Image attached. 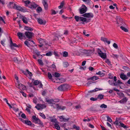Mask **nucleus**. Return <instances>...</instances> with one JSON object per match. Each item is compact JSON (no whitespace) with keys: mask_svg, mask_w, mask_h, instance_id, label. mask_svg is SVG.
Wrapping results in <instances>:
<instances>
[{"mask_svg":"<svg viewBox=\"0 0 130 130\" xmlns=\"http://www.w3.org/2000/svg\"><path fill=\"white\" fill-rule=\"evenodd\" d=\"M70 88L69 85L67 84H64L61 85L58 88V90L61 91H64Z\"/></svg>","mask_w":130,"mask_h":130,"instance_id":"nucleus-1","label":"nucleus"},{"mask_svg":"<svg viewBox=\"0 0 130 130\" xmlns=\"http://www.w3.org/2000/svg\"><path fill=\"white\" fill-rule=\"evenodd\" d=\"M117 23L121 25H124L125 24L123 21V19L120 17L117 16L116 18Z\"/></svg>","mask_w":130,"mask_h":130,"instance_id":"nucleus-2","label":"nucleus"},{"mask_svg":"<svg viewBox=\"0 0 130 130\" xmlns=\"http://www.w3.org/2000/svg\"><path fill=\"white\" fill-rule=\"evenodd\" d=\"M25 34L27 37L28 39L31 38L34 35V34L33 33L29 31L25 32Z\"/></svg>","mask_w":130,"mask_h":130,"instance_id":"nucleus-3","label":"nucleus"},{"mask_svg":"<svg viewBox=\"0 0 130 130\" xmlns=\"http://www.w3.org/2000/svg\"><path fill=\"white\" fill-rule=\"evenodd\" d=\"M46 106L44 104H38L37 106L35 107V108H36L38 110H40L41 109L45 108Z\"/></svg>","mask_w":130,"mask_h":130,"instance_id":"nucleus-4","label":"nucleus"},{"mask_svg":"<svg viewBox=\"0 0 130 130\" xmlns=\"http://www.w3.org/2000/svg\"><path fill=\"white\" fill-rule=\"evenodd\" d=\"M10 38V46L11 48L13 50L14 49V48L13 47V46L15 47H20V45H17L16 43H13L12 42V40L11 38L9 37Z\"/></svg>","mask_w":130,"mask_h":130,"instance_id":"nucleus-5","label":"nucleus"},{"mask_svg":"<svg viewBox=\"0 0 130 130\" xmlns=\"http://www.w3.org/2000/svg\"><path fill=\"white\" fill-rule=\"evenodd\" d=\"M82 16L86 18H92L94 16V15L91 13H85L83 14Z\"/></svg>","mask_w":130,"mask_h":130,"instance_id":"nucleus-6","label":"nucleus"},{"mask_svg":"<svg viewBox=\"0 0 130 130\" xmlns=\"http://www.w3.org/2000/svg\"><path fill=\"white\" fill-rule=\"evenodd\" d=\"M98 54L100 57L102 58L106 59V55L105 53H103L100 50H99Z\"/></svg>","mask_w":130,"mask_h":130,"instance_id":"nucleus-7","label":"nucleus"},{"mask_svg":"<svg viewBox=\"0 0 130 130\" xmlns=\"http://www.w3.org/2000/svg\"><path fill=\"white\" fill-rule=\"evenodd\" d=\"M37 21L39 24L41 25H44L45 24L46 22L45 20H43L40 18H37Z\"/></svg>","mask_w":130,"mask_h":130,"instance_id":"nucleus-8","label":"nucleus"},{"mask_svg":"<svg viewBox=\"0 0 130 130\" xmlns=\"http://www.w3.org/2000/svg\"><path fill=\"white\" fill-rule=\"evenodd\" d=\"M16 4L14 3L13 2H10L9 4V7L10 8L15 9Z\"/></svg>","mask_w":130,"mask_h":130,"instance_id":"nucleus-9","label":"nucleus"},{"mask_svg":"<svg viewBox=\"0 0 130 130\" xmlns=\"http://www.w3.org/2000/svg\"><path fill=\"white\" fill-rule=\"evenodd\" d=\"M42 3L43 4L45 9V10L47 9L48 6L46 0H43Z\"/></svg>","mask_w":130,"mask_h":130,"instance_id":"nucleus-10","label":"nucleus"},{"mask_svg":"<svg viewBox=\"0 0 130 130\" xmlns=\"http://www.w3.org/2000/svg\"><path fill=\"white\" fill-rule=\"evenodd\" d=\"M120 77L123 80H125L128 78V77L126 75L124 74L123 73L121 74L120 75Z\"/></svg>","mask_w":130,"mask_h":130,"instance_id":"nucleus-11","label":"nucleus"},{"mask_svg":"<svg viewBox=\"0 0 130 130\" xmlns=\"http://www.w3.org/2000/svg\"><path fill=\"white\" fill-rule=\"evenodd\" d=\"M52 75L53 77L58 78L60 77V74L59 73L56 72H55L54 73L52 74Z\"/></svg>","mask_w":130,"mask_h":130,"instance_id":"nucleus-12","label":"nucleus"},{"mask_svg":"<svg viewBox=\"0 0 130 130\" xmlns=\"http://www.w3.org/2000/svg\"><path fill=\"white\" fill-rule=\"evenodd\" d=\"M99 79V78L95 76H94L87 79L88 80H92L93 81L95 80Z\"/></svg>","mask_w":130,"mask_h":130,"instance_id":"nucleus-13","label":"nucleus"},{"mask_svg":"<svg viewBox=\"0 0 130 130\" xmlns=\"http://www.w3.org/2000/svg\"><path fill=\"white\" fill-rule=\"evenodd\" d=\"M30 7L29 6V7L30 8H36L37 6V5L35 4V3H32L31 2V4L30 5Z\"/></svg>","mask_w":130,"mask_h":130,"instance_id":"nucleus-14","label":"nucleus"},{"mask_svg":"<svg viewBox=\"0 0 130 130\" xmlns=\"http://www.w3.org/2000/svg\"><path fill=\"white\" fill-rule=\"evenodd\" d=\"M85 9L83 8L80 9V13L81 14H83L86 11L87 8L85 6Z\"/></svg>","mask_w":130,"mask_h":130,"instance_id":"nucleus-15","label":"nucleus"},{"mask_svg":"<svg viewBox=\"0 0 130 130\" xmlns=\"http://www.w3.org/2000/svg\"><path fill=\"white\" fill-rule=\"evenodd\" d=\"M18 88L20 90H24L25 89V87L23 85L20 84L19 85Z\"/></svg>","mask_w":130,"mask_h":130,"instance_id":"nucleus-16","label":"nucleus"},{"mask_svg":"<svg viewBox=\"0 0 130 130\" xmlns=\"http://www.w3.org/2000/svg\"><path fill=\"white\" fill-rule=\"evenodd\" d=\"M15 9L24 12V9H23L20 6H17L16 5Z\"/></svg>","mask_w":130,"mask_h":130,"instance_id":"nucleus-17","label":"nucleus"},{"mask_svg":"<svg viewBox=\"0 0 130 130\" xmlns=\"http://www.w3.org/2000/svg\"><path fill=\"white\" fill-rule=\"evenodd\" d=\"M24 3H25V6H28V5H30L31 2L28 0L27 1H23Z\"/></svg>","mask_w":130,"mask_h":130,"instance_id":"nucleus-18","label":"nucleus"},{"mask_svg":"<svg viewBox=\"0 0 130 130\" xmlns=\"http://www.w3.org/2000/svg\"><path fill=\"white\" fill-rule=\"evenodd\" d=\"M51 106L53 107L54 108H57L59 109V106L58 104L53 103L52 105H51Z\"/></svg>","mask_w":130,"mask_h":130,"instance_id":"nucleus-19","label":"nucleus"},{"mask_svg":"<svg viewBox=\"0 0 130 130\" xmlns=\"http://www.w3.org/2000/svg\"><path fill=\"white\" fill-rule=\"evenodd\" d=\"M127 100V99L125 97L123 99L119 101L120 103H124L125 102H126Z\"/></svg>","mask_w":130,"mask_h":130,"instance_id":"nucleus-20","label":"nucleus"},{"mask_svg":"<svg viewBox=\"0 0 130 130\" xmlns=\"http://www.w3.org/2000/svg\"><path fill=\"white\" fill-rule=\"evenodd\" d=\"M17 35L18 37L20 39H23V37H24L25 36H24L22 33L20 32H19L17 33Z\"/></svg>","mask_w":130,"mask_h":130,"instance_id":"nucleus-21","label":"nucleus"},{"mask_svg":"<svg viewBox=\"0 0 130 130\" xmlns=\"http://www.w3.org/2000/svg\"><path fill=\"white\" fill-rule=\"evenodd\" d=\"M39 43L40 44H45L46 45L47 44L46 42L44 41V40L40 38L39 39Z\"/></svg>","mask_w":130,"mask_h":130,"instance_id":"nucleus-22","label":"nucleus"},{"mask_svg":"<svg viewBox=\"0 0 130 130\" xmlns=\"http://www.w3.org/2000/svg\"><path fill=\"white\" fill-rule=\"evenodd\" d=\"M120 124V126L121 127H123L125 129H126L128 128V127L126 125L123 124V123H122L121 121L119 122Z\"/></svg>","mask_w":130,"mask_h":130,"instance_id":"nucleus-23","label":"nucleus"},{"mask_svg":"<svg viewBox=\"0 0 130 130\" xmlns=\"http://www.w3.org/2000/svg\"><path fill=\"white\" fill-rule=\"evenodd\" d=\"M45 100L46 102L48 103V104L52 105V104L53 103V99L49 100L46 98Z\"/></svg>","mask_w":130,"mask_h":130,"instance_id":"nucleus-24","label":"nucleus"},{"mask_svg":"<svg viewBox=\"0 0 130 130\" xmlns=\"http://www.w3.org/2000/svg\"><path fill=\"white\" fill-rule=\"evenodd\" d=\"M35 52L37 54V55L40 58H42V55H40V52L38 51L37 50H36L35 51Z\"/></svg>","mask_w":130,"mask_h":130,"instance_id":"nucleus-25","label":"nucleus"},{"mask_svg":"<svg viewBox=\"0 0 130 130\" xmlns=\"http://www.w3.org/2000/svg\"><path fill=\"white\" fill-rule=\"evenodd\" d=\"M48 76L49 79H51L52 81L55 82V81H54V79L52 78V75L50 72H48Z\"/></svg>","mask_w":130,"mask_h":130,"instance_id":"nucleus-26","label":"nucleus"},{"mask_svg":"<svg viewBox=\"0 0 130 130\" xmlns=\"http://www.w3.org/2000/svg\"><path fill=\"white\" fill-rule=\"evenodd\" d=\"M24 29L28 31H32L33 30V29L32 28L29 27L27 26H25Z\"/></svg>","mask_w":130,"mask_h":130,"instance_id":"nucleus-27","label":"nucleus"},{"mask_svg":"<svg viewBox=\"0 0 130 130\" xmlns=\"http://www.w3.org/2000/svg\"><path fill=\"white\" fill-rule=\"evenodd\" d=\"M36 123H38L39 124H41L42 125L43 124V123L41 122V121H40V120L39 119H37L34 122Z\"/></svg>","mask_w":130,"mask_h":130,"instance_id":"nucleus-28","label":"nucleus"},{"mask_svg":"<svg viewBox=\"0 0 130 130\" xmlns=\"http://www.w3.org/2000/svg\"><path fill=\"white\" fill-rule=\"evenodd\" d=\"M25 123L26 124L30 126H31L32 124V123L30 121H28L27 120H26L25 121Z\"/></svg>","mask_w":130,"mask_h":130,"instance_id":"nucleus-29","label":"nucleus"},{"mask_svg":"<svg viewBox=\"0 0 130 130\" xmlns=\"http://www.w3.org/2000/svg\"><path fill=\"white\" fill-rule=\"evenodd\" d=\"M87 21V19L86 18L80 17V21H82V22H88Z\"/></svg>","mask_w":130,"mask_h":130,"instance_id":"nucleus-30","label":"nucleus"},{"mask_svg":"<svg viewBox=\"0 0 130 130\" xmlns=\"http://www.w3.org/2000/svg\"><path fill=\"white\" fill-rule=\"evenodd\" d=\"M55 128L59 130L60 129V127L58 124L57 123H55L54 124Z\"/></svg>","mask_w":130,"mask_h":130,"instance_id":"nucleus-31","label":"nucleus"},{"mask_svg":"<svg viewBox=\"0 0 130 130\" xmlns=\"http://www.w3.org/2000/svg\"><path fill=\"white\" fill-rule=\"evenodd\" d=\"M104 95L101 94H99L98 95V96L97 99H99L101 100L102 99L104 98Z\"/></svg>","mask_w":130,"mask_h":130,"instance_id":"nucleus-32","label":"nucleus"},{"mask_svg":"<svg viewBox=\"0 0 130 130\" xmlns=\"http://www.w3.org/2000/svg\"><path fill=\"white\" fill-rule=\"evenodd\" d=\"M66 124L65 123L64 124H63V125H61V127H62L63 128H64V129L65 130H70V129L71 128H68V129H67V128H66Z\"/></svg>","mask_w":130,"mask_h":130,"instance_id":"nucleus-33","label":"nucleus"},{"mask_svg":"<svg viewBox=\"0 0 130 130\" xmlns=\"http://www.w3.org/2000/svg\"><path fill=\"white\" fill-rule=\"evenodd\" d=\"M64 5V1H63L62 2L60 3V6H59L58 8L59 9L62 8L63 7Z\"/></svg>","mask_w":130,"mask_h":130,"instance_id":"nucleus-34","label":"nucleus"},{"mask_svg":"<svg viewBox=\"0 0 130 130\" xmlns=\"http://www.w3.org/2000/svg\"><path fill=\"white\" fill-rule=\"evenodd\" d=\"M120 28L121 29H122V30H123L125 32H127L128 31V30L127 28H125L123 26H121Z\"/></svg>","mask_w":130,"mask_h":130,"instance_id":"nucleus-35","label":"nucleus"},{"mask_svg":"<svg viewBox=\"0 0 130 130\" xmlns=\"http://www.w3.org/2000/svg\"><path fill=\"white\" fill-rule=\"evenodd\" d=\"M25 44L28 47H29V46H32L27 41H26L24 42Z\"/></svg>","mask_w":130,"mask_h":130,"instance_id":"nucleus-36","label":"nucleus"},{"mask_svg":"<svg viewBox=\"0 0 130 130\" xmlns=\"http://www.w3.org/2000/svg\"><path fill=\"white\" fill-rule=\"evenodd\" d=\"M22 20L24 23L26 24L28 23L26 17L23 18L22 19Z\"/></svg>","mask_w":130,"mask_h":130,"instance_id":"nucleus-37","label":"nucleus"},{"mask_svg":"<svg viewBox=\"0 0 130 130\" xmlns=\"http://www.w3.org/2000/svg\"><path fill=\"white\" fill-rule=\"evenodd\" d=\"M80 17H79L78 16H76L74 18L76 20V21L78 22L79 21H80Z\"/></svg>","mask_w":130,"mask_h":130,"instance_id":"nucleus-38","label":"nucleus"},{"mask_svg":"<svg viewBox=\"0 0 130 130\" xmlns=\"http://www.w3.org/2000/svg\"><path fill=\"white\" fill-rule=\"evenodd\" d=\"M118 118H116V120L115 121V122L114 123V124H115L116 125H118L119 126H120V125L119 124V122H118Z\"/></svg>","mask_w":130,"mask_h":130,"instance_id":"nucleus-39","label":"nucleus"},{"mask_svg":"<svg viewBox=\"0 0 130 130\" xmlns=\"http://www.w3.org/2000/svg\"><path fill=\"white\" fill-rule=\"evenodd\" d=\"M68 63L67 62H63V66L64 67H67L69 66Z\"/></svg>","mask_w":130,"mask_h":130,"instance_id":"nucleus-40","label":"nucleus"},{"mask_svg":"<svg viewBox=\"0 0 130 130\" xmlns=\"http://www.w3.org/2000/svg\"><path fill=\"white\" fill-rule=\"evenodd\" d=\"M36 11L38 13H39L42 11V9L41 7H39L37 8Z\"/></svg>","mask_w":130,"mask_h":130,"instance_id":"nucleus-41","label":"nucleus"},{"mask_svg":"<svg viewBox=\"0 0 130 130\" xmlns=\"http://www.w3.org/2000/svg\"><path fill=\"white\" fill-rule=\"evenodd\" d=\"M39 83V82L37 80L35 81L34 84L35 85H37Z\"/></svg>","mask_w":130,"mask_h":130,"instance_id":"nucleus-42","label":"nucleus"},{"mask_svg":"<svg viewBox=\"0 0 130 130\" xmlns=\"http://www.w3.org/2000/svg\"><path fill=\"white\" fill-rule=\"evenodd\" d=\"M38 61L40 64L42 65H43V63L41 60L40 59H38Z\"/></svg>","mask_w":130,"mask_h":130,"instance_id":"nucleus-43","label":"nucleus"},{"mask_svg":"<svg viewBox=\"0 0 130 130\" xmlns=\"http://www.w3.org/2000/svg\"><path fill=\"white\" fill-rule=\"evenodd\" d=\"M66 108V107L65 106H59V109H61L62 110H64Z\"/></svg>","mask_w":130,"mask_h":130,"instance_id":"nucleus-44","label":"nucleus"},{"mask_svg":"<svg viewBox=\"0 0 130 130\" xmlns=\"http://www.w3.org/2000/svg\"><path fill=\"white\" fill-rule=\"evenodd\" d=\"M100 107H101L102 108H106L107 107V105H106L104 104H102L101 105Z\"/></svg>","mask_w":130,"mask_h":130,"instance_id":"nucleus-45","label":"nucleus"},{"mask_svg":"<svg viewBox=\"0 0 130 130\" xmlns=\"http://www.w3.org/2000/svg\"><path fill=\"white\" fill-rule=\"evenodd\" d=\"M106 117L107 118V121H108L110 123L112 122V120L109 116H106Z\"/></svg>","mask_w":130,"mask_h":130,"instance_id":"nucleus-46","label":"nucleus"},{"mask_svg":"<svg viewBox=\"0 0 130 130\" xmlns=\"http://www.w3.org/2000/svg\"><path fill=\"white\" fill-rule=\"evenodd\" d=\"M107 40V39L106 38L103 37H102L101 38V40L104 42H106Z\"/></svg>","mask_w":130,"mask_h":130,"instance_id":"nucleus-47","label":"nucleus"},{"mask_svg":"<svg viewBox=\"0 0 130 130\" xmlns=\"http://www.w3.org/2000/svg\"><path fill=\"white\" fill-rule=\"evenodd\" d=\"M63 56L64 57H66L68 56V53L67 52L65 51L63 53Z\"/></svg>","mask_w":130,"mask_h":130,"instance_id":"nucleus-48","label":"nucleus"},{"mask_svg":"<svg viewBox=\"0 0 130 130\" xmlns=\"http://www.w3.org/2000/svg\"><path fill=\"white\" fill-rule=\"evenodd\" d=\"M39 114L40 116H41L43 119H45L46 118V117L45 115L44 114H43L42 113H40Z\"/></svg>","mask_w":130,"mask_h":130,"instance_id":"nucleus-49","label":"nucleus"},{"mask_svg":"<svg viewBox=\"0 0 130 130\" xmlns=\"http://www.w3.org/2000/svg\"><path fill=\"white\" fill-rule=\"evenodd\" d=\"M53 102L57 103L59 101V100L58 99H53Z\"/></svg>","mask_w":130,"mask_h":130,"instance_id":"nucleus-50","label":"nucleus"},{"mask_svg":"<svg viewBox=\"0 0 130 130\" xmlns=\"http://www.w3.org/2000/svg\"><path fill=\"white\" fill-rule=\"evenodd\" d=\"M105 62L106 63H107V64L109 65H111L110 62L108 59H107L106 60H105Z\"/></svg>","mask_w":130,"mask_h":130,"instance_id":"nucleus-51","label":"nucleus"},{"mask_svg":"<svg viewBox=\"0 0 130 130\" xmlns=\"http://www.w3.org/2000/svg\"><path fill=\"white\" fill-rule=\"evenodd\" d=\"M96 74L97 75H103L104 74L101 71H99L98 72L96 73Z\"/></svg>","mask_w":130,"mask_h":130,"instance_id":"nucleus-52","label":"nucleus"},{"mask_svg":"<svg viewBox=\"0 0 130 130\" xmlns=\"http://www.w3.org/2000/svg\"><path fill=\"white\" fill-rule=\"evenodd\" d=\"M113 46L116 49H117L118 48V46L117 44L115 43H114L113 45Z\"/></svg>","mask_w":130,"mask_h":130,"instance_id":"nucleus-53","label":"nucleus"},{"mask_svg":"<svg viewBox=\"0 0 130 130\" xmlns=\"http://www.w3.org/2000/svg\"><path fill=\"white\" fill-rule=\"evenodd\" d=\"M32 119L33 120V121L34 122L38 118L36 117V116H33L32 117Z\"/></svg>","mask_w":130,"mask_h":130,"instance_id":"nucleus-54","label":"nucleus"},{"mask_svg":"<svg viewBox=\"0 0 130 130\" xmlns=\"http://www.w3.org/2000/svg\"><path fill=\"white\" fill-rule=\"evenodd\" d=\"M46 55L47 56H50L52 55V53L51 52H49L46 54Z\"/></svg>","mask_w":130,"mask_h":130,"instance_id":"nucleus-55","label":"nucleus"},{"mask_svg":"<svg viewBox=\"0 0 130 130\" xmlns=\"http://www.w3.org/2000/svg\"><path fill=\"white\" fill-rule=\"evenodd\" d=\"M28 74L30 76H31L32 75V74L31 72H30L28 70H26Z\"/></svg>","mask_w":130,"mask_h":130,"instance_id":"nucleus-56","label":"nucleus"},{"mask_svg":"<svg viewBox=\"0 0 130 130\" xmlns=\"http://www.w3.org/2000/svg\"><path fill=\"white\" fill-rule=\"evenodd\" d=\"M123 68L125 70H130L129 68L128 67L126 66H124L123 67Z\"/></svg>","mask_w":130,"mask_h":130,"instance_id":"nucleus-57","label":"nucleus"},{"mask_svg":"<svg viewBox=\"0 0 130 130\" xmlns=\"http://www.w3.org/2000/svg\"><path fill=\"white\" fill-rule=\"evenodd\" d=\"M5 41V39H3L1 40V44L3 46H4V43Z\"/></svg>","mask_w":130,"mask_h":130,"instance_id":"nucleus-58","label":"nucleus"},{"mask_svg":"<svg viewBox=\"0 0 130 130\" xmlns=\"http://www.w3.org/2000/svg\"><path fill=\"white\" fill-rule=\"evenodd\" d=\"M90 100L91 101H96L97 100V98H94L93 97H92L90 98Z\"/></svg>","mask_w":130,"mask_h":130,"instance_id":"nucleus-59","label":"nucleus"},{"mask_svg":"<svg viewBox=\"0 0 130 130\" xmlns=\"http://www.w3.org/2000/svg\"><path fill=\"white\" fill-rule=\"evenodd\" d=\"M90 52H91V51L89 50H86L84 51V53L86 54H89L90 53Z\"/></svg>","mask_w":130,"mask_h":130,"instance_id":"nucleus-60","label":"nucleus"},{"mask_svg":"<svg viewBox=\"0 0 130 130\" xmlns=\"http://www.w3.org/2000/svg\"><path fill=\"white\" fill-rule=\"evenodd\" d=\"M57 120L56 119H52L51 120V121L52 122H55V123H56Z\"/></svg>","mask_w":130,"mask_h":130,"instance_id":"nucleus-61","label":"nucleus"},{"mask_svg":"<svg viewBox=\"0 0 130 130\" xmlns=\"http://www.w3.org/2000/svg\"><path fill=\"white\" fill-rule=\"evenodd\" d=\"M90 121V120L88 118H87V119H84L83 120L84 121H88L89 122Z\"/></svg>","mask_w":130,"mask_h":130,"instance_id":"nucleus-62","label":"nucleus"},{"mask_svg":"<svg viewBox=\"0 0 130 130\" xmlns=\"http://www.w3.org/2000/svg\"><path fill=\"white\" fill-rule=\"evenodd\" d=\"M52 11V14H56V12L55 11V10H51Z\"/></svg>","mask_w":130,"mask_h":130,"instance_id":"nucleus-63","label":"nucleus"},{"mask_svg":"<svg viewBox=\"0 0 130 130\" xmlns=\"http://www.w3.org/2000/svg\"><path fill=\"white\" fill-rule=\"evenodd\" d=\"M68 30H64V31L63 33V34L65 35H68Z\"/></svg>","mask_w":130,"mask_h":130,"instance_id":"nucleus-64","label":"nucleus"}]
</instances>
